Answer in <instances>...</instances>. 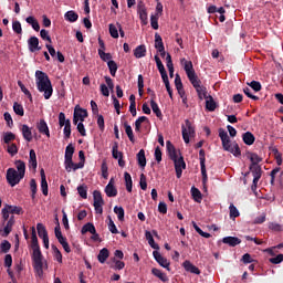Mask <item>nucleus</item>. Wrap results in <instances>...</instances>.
<instances>
[{
	"label": "nucleus",
	"mask_w": 283,
	"mask_h": 283,
	"mask_svg": "<svg viewBox=\"0 0 283 283\" xmlns=\"http://www.w3.org/2000/svg\"><path fill=\"white\" fill-rule=\"evenodd\" d=\"M31 247L33 269H35L39 277H43L44 269H48V262H44L35 226H31Z\"/></svg>",
	"instance_id": "1"
},
{
	"label": "nucleus",
	"mask_w": 283,
	"mask_h": 283,
	"mask_svg": "<svg viewBox=\"0 0 283 283\" xmlns=\"http://www.w3.org/2000/svg\"><path fill=\"white\" fill-rule=\"evenodd\" d=\"M35 84L39 92H43L45 101H50V96H53L54 88L49 73H44L43 69H36Z\"/></svg>",
	"instance_id": "2"
},
{
	"label": "nucleus",
	"mask_w": 283,
	"mask_h": 283,
	"mask_svg": "<svg viewBox=\"0 0 283 283\" xmlns=\"http://www.w3.org/2000/svg\"><path fill=\"white\" fill-rule=\"evenodd\" d=\"M17 169L9 168L7 169V180L9 185H19L20 180L25 177V161H21V159H18L15 161Z\"/></svg>",
	"instance_id": "3"
},
{
	"label": "nucleus",
	"mask_w": 283,
	"mask_h": 283,
	"mask_svg": "<svg viewBox=\"0 0 283 283\" xmlns=\"http://www.w3.org/2000/svg\"><path fill=\"white\" fill-rule=\"evenodd\" d=\"M167 150H168L169 157L175 163L177 177H182V170L186 169L187 167L185 157H182L181 154L180 156H178V151L176 149V146H174L172 142H167Z\"/></svg>",
	"instance_id": "4"
},
{
	"label": "nucleus",
	"mask_w": 283,
	"mask_h": 283,
	"mask_svg": "<svg viewBox=\"0 0 283 283\" xmlns=\"http://www.w3.org/2000/svg\"><path fill=\"white\" fill-rule=\"evenodd\" d=\"M219 136L221 138L223 148H226L228 153H233L234 157H241V149L238 142H233L232 146L231 137H229V134H227V129H219Z\"/></svg>",
	"instance_id": "5"
},
{
	"label": "nucleus",
	"mask_w": 283,
	"mask_h": 283,
	"mask_svg": "<svg viewBox=\"0 0 283 283\" xmlns=\"http://www.w3.org/2000/svg\"><path fill=\"white\" fill-rule=\"evenodd\" d=\"M75 153V146H72V144H69L65 149V157H64V165L67 172H71L72 169H76V161H73Z\"/></svg>",
	"instance_id": "6"
},
{
	"label": "nucleus",
	"mask_w": 283,
	"mask_h": 283,
	"mask_svg": "<svg viewBox=\"0 0 283 283\" xmlns=\"http://www.w3.org/2000/svg\"><path fill=\"white\" fill-rule=\"evenodd\" d=\"M181 133L186 145H189L190 136H195L196 133V127L192 125V122H190L189 117H187L185 125H181Z\"/></svg>",
	"instance_id": "7"
},
{
	"label": "nucleus",
	"mask_w": 283,
	"mask_h": 283,
	"mask_svg": "<svg viewBox=\"0 0 283 283\" xmlns=\"http://www.w3.org/2000/svg\"><path fill=\"white\" fill-rule=\"evenodd\" d=\"M93 198H94L95 213H104L105 201H104L102 191L101 190H94Z\"/></svg>",
	"instance_id": "8"
},
{
	"label": "nucleus",
	"mask_w": 283,
	"mask_h": 283,
	"mask_svg": "<svg viewBox=\"0 0 283 283\" xmlns=\"http://www.w3.org/2000/svg\"><path fill=\"white\" fill-rule=\"evenodd\" d=\"M143 112H144L143 117H137V119L135 122L136 133H140V128H142L144 120H149V117H147V114H148V112H151V109H150V105H147V101L144 102Z\"/></svg>",
	"instance_id": "9"
},
{
	"label": "nucleus",
	"mask_w": 283,
	"mask_h": 283,
	"mask_svg": "<svg viewBox=\"0 0 283 283\" xmlns=\"http://www.w3.org/2000/svg\"><path fill=\"white\" fill-rule=\"evenodd\" d=\"M195 88L198 92V96L200 101L206 99V106H207V87L206 85H202V81H200V77H197V73H195Z\"/></svg>",
	"instance_id": "10"
},
{
	"label": "nucleus",
	"mask_w": 283,
	"mask_h": 283,
	"mask_svg": "<svg viewBox=\"0 0 283 283\" xmlns=\"http://www.w3.org/2000/svg\"><path fill=\"white\" fill-rule=\"evenodd\" d=\"M86 116H88L87 109H81L80 105H75L73 114L74 125H78L80 120H85Z\"/></svg>",
	"instance_id": "11"
},
{
	"label": "nucleus",
	"mask_w": 283,
	"mask_h": 283,
	"mask_svg": "<svg viewBox=\"0 0 283 283\" xmlns=\"http://www.w3.org/2000/svg\"><path fill=\"white\" fill-rule=\"evenodd\" d=\"M124 258V250H115V254L113 258L114 269H125Z\"/></svg>",
	"instance_id": "12"
},
{
	"label": "nucleus",
	"mask_w": 283,
	"mask_h": 283,
	"mask_svg": "<svg viewBox=\"0 0 283 283\" xmlns=\"http://www.w3.org/2000/svg\"><path fill=\"white\" fill-rule=\"evenodd\" d=\"M185 71L191 84H193V88H196V69H193L192 61H185Z\"/></svg>",
	"instance_id": "13"
},
{
	"label": "nucleus",
	"mask_w": 283,
	"mask_h": 283,
	"mask_svg": "<svg viewBox=\"0 0 283 283\" xmlns=\"http://www.w3.org/2000/svg\"><path fill=\"white\" fill-rule=\"evenodd\" d=\"M112 155L113 157L118 158V165H120V167H125L126 161L124 159V154H122L119 149V142H114Z\"/></svg>",
	"instance_id": "14"
},
{
	"label": "nucleus",
	"mask_w": 283,
	"mask_h": 283,
	"mask_svg": "<svg viewBox=\"0 0 283 283\" xmlns=\"http://www.w3.org/2000/svg\"><path fill=\"white\" fill-rule=\"evenodd\" d=\"M12 262H13L12 254H10V250H7V256L4 258V265H7L9 277H11V281H13V283H17L15 274L12 270Z\"/></svg>",
	"instance_id": "15"
},
{
	"label": "nucleus",
	"mask_w": 283,
	"mask_h": 283,
	"mask_svg": "<svg viewBox=\"0 0 283 283\" xmlns=\"http://www.w3.org/2000/svg\"><path fill=\"white\" fill-rule=\"evenodd\" d=\"M137 12L139 13L142 23H148V12L146 9L145 0H138Z\"/></svg>",
	"instance_id": "16"
},
{
	"label": "nucleus",
	"mask_w": 283,
	"mask_h": 283,
	"mask_svg": "<svg viewBox=\"0 0 283 283\" xmlns=\"http://www.w3.org/2000/svg\"><path fill=\"white\" fill-rule=\"evenodd\" d=\"M30 52H40L42 44H40L39 36H29L28 41Z\"/></svg>",
	"instance_id": "17"
},
{
	"label": "nucleus",
	"mask_w": 283,
	"mask_h": 283,
	"mask_svg": "<svg viewBox=\"0 0 283 283\" xmlns=\"http://www.w3.org/2000/svg\"><path fill=\"white\" fill-rule=\"evenodd\" d=\"M155 259L158 261L159 265H164V269H170V262L168 258H164V254H160L158 242L157 250L155 251Z\"/></svg>",
	"instance_id": "18"
},
{
	"label": "nucleus",
	"mask_w": 283,
	"mask_h": 283,
	"mask_svg": "<svg viewBox=\"0 0 283 283\" xmlns=\"http://www.w3.org/2000/svg\"><path fill=\"white\" fill-rule=\"evenodd\" d=\"M105 192L107 197H117V188L115 186L114 178H111L107 186H105Z\"/></svg>",
	"instance_id": "19"
},
{
	"label": "nucleus",
	"mask_w": 283,
	"mask_h": 283,
	"mask_svg": "<svg viewBox=\"0 0 283 283\" xmlns=\"http://www.w3.org/2000/svg\"><path fill=\"white\" fill-rule=\"evenodd\" d=\"M150 106L153 108V112H156V116H159L161 118L163 111L160 109V107L158 105V101H156V93H155L154 88H153V93H151Z\"/></svg>",
	"instance_id": "20"
},
{
	"label": "nucleus",
	"mask_w": 283,
	"mask_h": 283,
	"mask_svg": "<svg viewBox=\"0 0 283 283\" xmlns=\"http://www.w3.org/2000/svg\"><path fill=\"white\" fill-rule=\"evenodd\" d=\"M40 174H41V189H42V192H44V197H48L49 184H48L45 169H41Z\"/></svg>",
	"instance_id": "21"
},
{
	"label": "nucleus",
	"mask_w": 283,
	"mask_h": 283,
	"mask_svg": "<svg viewBox=\"0 0 283 283\" xmlns=\"http://www.w3.org/2000/svg\"><path fill=\"white\" fill-rule=\"evenodd\" d=\"M157 67L159 69L160 76L164 80V84H166V66L164 65L160 56H158V53L155 55Z\"/></svg>",
	"instance_id": "22"
},
{
	"label": "nucleus",
	"mask_w": 283,
	"mask_h": 283,
	"mask_svg": "<svg viewBox=\"0 0 283 283\" xmlns=\"http://www.w3.org/2000/svg\"><path fill=\"white\" fill-rule=\"evenodd\" d=\"M36 128H39V133H45V136H51L48 122H45L44 117H41L40 122H38Z\"/></svg>",
	"instance_id": "23"
},
{
	"label": "nucleus",
	"mask_w": 283,
	"mask_h": 283,
	"mask_svg": "<svg viewBox=\"0 0 283 283\" xmlns=\"http://www.w3.org/2000/svg\"><path fill=\"white\" fill-rule=\"evenodd\" d=\"M206 108H208L209 112H214L217 108V101H214V97H212V95H208V88L206 96Z\"/></svg>",
	"instance_id": "24"
},
{
	"label": "nucleus",
	"mask_w": 283,
	"mask_h": 283,
	"mask_svg": "<svg viewBox=\"0 0 283 283\" xmlns=\"http://www.w3.org/2000/svg\"><path fill=\"white\" fill-rule=\"evenodd\" d=\"M21 133L24 136V140H33V134L30 125H21Z\"/></svg>",
	"instance_id": "25"
},
{
	"label": "nucleus",
	"mask_w": 283,
	"mask_h": 283,
	"mask_svg": "<svg viewBox=\"0 0 283 283\" xmlns=\"http://www.w3.org/2000/svg\"><path fill=\"white\" fill-rule=\"evenodd\" d=\"M262 177V166L261 161H255L254 166V178H255V189H258L259 180Z\"/></svg>",
	"instance_id": "26"
},
{
	"label": "nucleus",
	"mask_w": 283,
	"mask_h": 283,
	"mask_svg": "<svg viewBox=\"0 0 283 283\" xmlns=\"http://www.w3.org/2000/svg\"><path fill=\"white\" fill-rule=\"evenodd\" d=\"M145 235L147 237V241H148L149 245L153 247L154 258H156V249H158V242H155L154 234H151L150 230H146Z\"/></svg>",
	"instance_id": "27"
},
{
	"label": "nucleus",
	"mask_w": 283,
	"mask_h": 283,
	"mask_svg": "<svg viewBox=\"0 0 283 283\" xmlns=\"http://www.w3.org/2000/svg\"><path fill=\"white\" fill-rule=\"evenodd\" d=\"M226 245H240L241 238H235V235H227V238H222Z\"/></svg>",
	"instance_id": "28"
},
{
	"label": "nucleus",
	"mask_w": 283,
	"mask_h": 283,
	"mask_svg": "<svg viewBox=\"0 0 283 283\" xmlns=\"http://www.w3.org/2000/svg\"><path fill=\"white\" fill-rule=\"evenodd\" d=\"M151 273H154L155 277H159L160 281H169L168 274H165L164 270H159L158 266H153Z\"/></svg>",
	"instance_id": "29"
},
{
	"label": "nucleus",
	"mask_w": 283,
	"mask_h": 283,
	"mask_svg": "<svg viewBox=\"0 0 283 283\" xmlns=\"http://www.w3.org/2000/svg\"><path fill=\"white\" fill-rule=\"evenodd\" d=\"M29 165L32 169H38V157L35 149H30Z\"/></svg>",
	"instance_id": "30"
},
{
	"label": "nucleus",
	"mask_w": 283,
	"mask_h": 283,
	"mask_svg": "<svg viewBox=\"0 0 283 283\" xmlns=\"http://www.w3.org/2000/svg\"><path fill=\"white\" fill-rule=\"evenodd\" d=\"M137 160H138V165H140L142 169H145V167L147 165V157L145 154V149H139V151L137 154Z\"/></svg>",
	"instance_id": "31"
},
{
	"label": "nucleus",
	"mask_w": 283,
	"mask_h": 283,
	"mask_svg": "<svg viewBox=\"0 0 283 283\" xmlns=\"http://www.w3.org/2000/svg\"><path fill=\"white\" fill-rule=\"evenodd\" d=\"M184 268L187 269L189 273H201L199 266H195L193 262H190V260H186V262H184Z\"/></svg>",
	"instance_id": "32"
},
{
	"label": "nucleus",
	"mask_w": 283,
	"mask_h": 283,
	"mask_svg": "<svg viewBox=\"0 0 283 283\" xmlns=\"http://www.w3.org/2000/svg\"><path fill=\"white\" fill-rule=\"evenodd\" d=\"M14 221H15V218H13V213H11V216L9 213L7 226H4V233L7 237H9V233H11Z\"/></svg>",
	"instance_id": "33"
},
{
	"label": "nucleus",
	"mask_w": 283,
	"mask_h": 283,
	"mask_svg": "<svg viewBox=\"0 0 283 283\" xmlns=\"http://www.w3.org/2000/svg\"><path fill=\"white\" fill-rule=\"evenodd\" d=\"M3 237L4 240L1 242L0 249L2 250V253H4V258H7L8 249H11V242H9L7 238L6 230H3Z\"/></svg>",
	"instance_id": "34"
},
{
	"label": "nucleus",
	"mask_w": 283,
	"mask_h": 283,
	"mask_svg": "<svg viewBox=\"0 0 283 283\" xmlns=\"http://www.w3.org/2000/svg\"><path fill=\"white\" fill-rule=\"evenodd\" d=\"M147 49L146 44H137L136 49H134V56L140 57L146 56Z\"/></svg>",
	"instance_id": "35"
},
{
	"label": "nucleus",
	"mask_w": 283,
	"mask_h": 283,
	"mask_svg": "<svg viewBox=\"0 0 283 283\" xmlns=\"http://www.w3.org/2000/svg\"><path fill=\"white\" fill-rule=\"evenodd\" d=\"M124 178H125V185H126L127 191H128V192H132L133 186H134V181H133V178H132V174H128V171H125Z\"/></svg>",
	"instance_id": "36"
},
{
	"label": "nucleus",
	"mask_w": 283,
	"mask_h": 283,
	"mask_svg": "<svg viewBox=\"0 0 283 283\" xmlns=\"http://www.w3.org/2000/svg\"><path fill=\"white\" fill-rule=\"evenodd\" d=\"M108 67L112 76H116V72L118 69L117 61H113L112 53H109Z\"/></svg>",
	"instance_id": "37"
},
{
	"label": "nucleus",
	"mask_w": 283,
	"mask_h": 283,
	"mask_svg": "<svg viewBox=\"0 0 283 283\" xmlns=\"http://www.w3.org/2000/svg\"><path fill=\"white\" fill-rule=\"evenodd\" d=\"M242 136H243L244 145H254L255 135L251 134L250 129H248V132Z\"/></svg>",
	"instance_id": "38"
},
{
	"label": "nucleus",
	"mask_w": 283,
	"mask_h": 283,
	"mask_svg": "<svg viewBox=\"0 0 283 283\" xmlns=\"http://www.w3.org/2000/svg\"><path fill=\"white\" fill-rule=\"evenodd\" d=\"M129 101H130V104H129V112H132V116H137V107H136V97H135V93H130Z\"/></svg>",
	"instance_id": "39"
},
{
	"label": "nucleus",
	"mask_w": 283,
	"mask_h": 283,
	"mask_svg": "<svg viewBox=\"0 0 283 283\" xmlns=\"http://www.w3.org/2000/svg\"><path fill=\"white\" fill-rule=\"evenodd\" d=\"M98 261H102V263H104V261H107V258H109V250L107 248V245L103 247V250H99V254L97 255Z\"/></svg>",
	"instance_id": "40"
},
{
	"label": "nucleus",
	"mask_w": 283,
	"mask_h": 283,
	"mask_svg": "<svg viewBox=\"0 0 283 283\" xmlns=\"http://www.w3.org/2000/svg\"><path fill=\"white\" fill-rule=\"evenodd\" d=\"M249 157L251 160L250 170L251 172H255L256 160H262V157H260L259 154H249Z\"/></svg>",
	"instance_id": "41"
},
{
	"label": "nucleus",
	"mask_w": 283,
	"mask_h": 283,
	"mask_svg": "<svg viewBox=\"0 0 283 283\" xmlns=\"http://www.w3.org/2000/svg\"><path fill=\"white\" fill-rule=\"evenodd\" d=\"M114 213H117L118 221H125L124 206H114Z\"/></svg>",
	"instance_id": "42"
},
{
	"label": "nucleus",
	"mask_w": 283,
	"mask_h": 283,
	"mask_svg": "<svg viewBox=\"0 0 283 283\" xmlns=\"http://www.w3.org/2000/svg\"><path fill=\"white\" fill-rule=\"evenodd\" d=\"M124 126H125V133L129 137V140H133V143H135V134L132 125H129L128 122H124Z\"/></svg>",
	"instance_id": "43"
},
{
	"label": "nucleus",
	"mask_w": 283,
	"mask_h": 283,
	"mask_svg": "<svg viewBox=\"0 0 283 283\" xmlns=\"http://www.w3.org/2000/svg\"><path fill=\"white\" fill-rule=\"evenodd\" d=\"M78 157H80V161H75L76 169H84V165H85L84 149H80Z\"/></svg>",
	"instance_id": "44"
},
{
	"label": "nucleus",
	"mask_w": 283,
	"mask_h": 283,
	"mask_svg": "<svg viewBox=\"0 0 283 283\" xmlns=\"http://www.w3.org/2000/svg\"><path fill=\"white\" fill-rule=\"evenodd\" d=\"M71 133H72V124H71V119L70 117H65V120H64V136L65 138H69V136H71Z\"/></svg>",
	"instance_id": "45"
},
{
	"label": "nucleus",
	"mask_w": 283,
	"mask_h": 283,
	"mask_svg": "<svg viewBox=\"0 0 283 283\" xmlns=\"http://www.w3.org/2000/svg\"><path fill=\"white\" fill-rule=\"evenodd\" d=\"M276 166L275 169H277V172H280L281 165H283V157L282 154H280V149H274Z\"/></svg>",
	"instance_id": "46"
},
{
	"label": "nucleus",
	"mask_w": 283,
	"mask_h": 283,
	"mask_svg": "<svg viewBox=\"0 0 283 283\" xmlns=\"http://www.w3.org/2000/svg\"><path fill=\"white\" fill-rule=\"evenodd\" d=\"M191 193L193 197V201H202L201 190H198L197 186H191Z\"/></svg>",
	"instance_id": "47"
},
{
	"label": "nucleus",
	"mask_w": 283,
	"mask_h": 283,
	"mask_svg": "<svg viewBox=\"0 0 283 283\" xmlns=\"http://www.w3.org/2000/svg\"><path fill=\"white\" fill-rule=\"evenodd\" d=\"M27 23H31L35 32H40L41 24L36 21V17H27Z\"/></svg>",
	"instance_id": "48"
},
{
	"label": "nucleus",
	"mask_w": 283,
	"mask_h": 283,
	"mask_svg": "<svg viewBox=\"0 0 283 283\" xmlns=\"http://www.w3.org/2000/svg\"><path fill=\"white\" fill-rule=\"evenodd\" d=\"M65 20H70V22H75V20H78V12H75L74 9H70L69 12H65Z\"/></svg>",
	"instance_id": "49"
},
{
	"label": "nucleus",
	"mask_w": 283,
	"mask_h": 283,
	"mask_svg": "<svg viewBox=\"0 0 283 283\" xmlns=\"http://www.w3.org/2000/svg\"><path fill=\"white\" fill-rule=\"evenodd\" d=\"M30 189H31V197H32V199H35L36 192H38V181H36L35 178H31Z\"/></svg>",
	"instance_id": "50"
},
{
	"label": "nucleus",
	"mask_w": 283,
	"mask_h": 283,
	"mask_svg": "<svg viewBox=\"0 0 283 283\" xmlns=\"http://www.w3.org/2000/svg\"><path fill=\"white\" fill-rule=\"evenodd\" d=\"M39 237H42L43 243L45 245V226L43 222H38L36 226Z\"/></svg>",
	"instance_id": "51"
},
{
	"label": "nucleus",
	"mask_w": 283,
	"mask_h": 283,
	"mask_svg": "<svg viewBox=\"0 0 283 283\" xmlns=\"http://www.w3.org/2000/svg\"><path fill=\"white\" fill-rule=\"evenodd\" d=\"M14 136L15 134H12V132H9V134H4L3 136L4 143L6 145H8V153H10V145H11V142L14 140Z\"/></svg>",
	"instance_id": "52"
},
{
	"label": "nucleus",
	"mask_w": 283,
	"mask_h": 283,
	"mask_svg": "<svg viewBox=\"0 0 283 283\" xmlns=\"http://www.w3.org/2000/svg\"><path fill=\"white\" fill-rule=\"evenodd\" d=\"M97 125H98V128H101L102 133H104L105 117H104L103 113H99V109L97 112Z\"/></svg>",
	"instance_id": "53"
},
{
	"label": "nucleus",
	"mask_w": 283,
	"mask_h": 283,
	"mask_svg": "<svg viewBox=\"0 0 283 283\" xmlns=\"http://www.w3.org/2000/svg\"><path fill=\"white\" fill-rule=\"evenodd\" d=\"M108 229L111 230V233H118V228L114 222L111 213H108Z\"/></svg>",
	"instance_id": "54"
},
{
	"label": "nucleus",
	"mask_w": 283,
	"mask_h": 283,
	"mask_svg": "<svg viewBox=\"0 0 283 283\" xmlns=\"http://www.w3.org/2000/svg\"><path fill=\"white\" fill-rule=\"evenodd\" d=\"M269 253H272L270 261H272L274 265H279L280 261H283V254H276V256H274V250H269Z\"/></svg>",
	"instance_id": "55"
},
{
	"label": "nucleus",
	"mask_w": 283,
	"mask_h": 283,
	"mask_svg": "<svg viewBox=\"0 0 283 283\" xmlns=\"http://www.w3.org/2000/svg\"><path fill=\"white\" fill-rule=\"evenodd\" d=\"M161 42H163V36H160V33H155V48H157V52H160V56H161Z\"/></svg>",
	"instance_id": "56"
},
{
	"label": "nucleus",
	"mask_w": 283,
	"mask_h": 283,
	"mask_svg": "<svg viewBox=\"0 0 283 283\" xmlns=\"http://www.w3.org/2000/svg\"><path fill=\"white\" fill-rule=\"evenodd\" d=\"M145 90V81L143 77V73L138 74V92H139V96H143V92Z\"/></svg>",
	"instance_id": "57"
},
{
	"label": "nucleus",
	"mask_w": 283,
	"mask_h": 283,
	"mask_svg": "<svg viewBox=\"0 0 283 283\" xmlns=\"http://www.w3.org/2000/svg\"><path fill=\"white\" fill-rule=\"evenodd\" d=\"M13 108L19 116H24L23 105H20L19 101H14Z\"/></svg>",
	"instance_id": "58"
},
{
	"label": "nucleus",
	"mask_w": 283,
	"mask_h": 283,
	"mask_svg": "<svg viewBox=\"0 0 283 283\" xmlns=\"http://www.w3.org/2000/svg\"><path fill=\"white\" fill-rule=\"evenodd\" d=\"M10 213H11V206H3L2 217H3V221H7V224L9 221Z\"/></svg>",
	"instance_id": "59"
},
{
	"label": "nucleus",
	"mask_w": 283,
	"mask_h": 283,
	"mask_svg": "<svg viewBox=\"0 0 283 283\" xmlns=\"http://www.w3.org/2000/svg\"><path fill=\"white\" fill-rule=\"evenodd\" d=\"M55 237H57V241H60V244L63 245V233L60 222H57V226H55Z\"/></svg>",
	"instance_id": "60"
},
{
	"label": "nucleus",
	"mask_w": 283,
	"mask_h": 283,
	"mask_svg": "<svg viewBox=\"0 0 283 283\" xmlns=\"http://www.w3.org/2000/svg\"><path fill=\"white\" fill-rule=\"evenodd\" d=\"M250 84L251 88H254L253 96H256V92H260L262 88L261 81H251Z\"/></svg>",
	"instance_id": "61"
},
{
	"label": "nucleus",
	"mask_w": 283,
	"mask_h": 283,
	"mask_svg": "<svg viewBox=\"0 0 283 283\" xmlns=\"http://www.w3.org/2000/svg\"><path fill=\"white\" fill-rule=\"evenodd\" d=\"M9 153H11V157H14L15 153H19V148L15 144V137H13V142H11L9 146Z\"/></svg>",
	"instance_id": "62"
},
{
	"label": "nucleus",
	"mask_w": 283,
	"mask_h": 283,
	"mask_svg": "<svg viewBox=\"0 0 283 283\" xmlns=\"http://www.w3.org/2000/svg\"><path fill=\"white\" fill-rule=\"evenodd\" d=\"M82 233H92L93 235V222H86L85 226H82Z\"/></svg>",
	"instance_id": "63"
},
{
	"label": "nucleus",
	"mask_w": 283,
	"mask_h": 283,
	"mask_svg": "<svg viewBox=\"0 0 283 283\" xmlns=\"http://www.w3.org/2000/svg\"><path fill=\"white\" fill-rule=\"evenodd\" d=\"M230 217H240V210H238L234 203L230 205Z\"/></svg>",
	"instance_id": "64"
}]
</instances>
